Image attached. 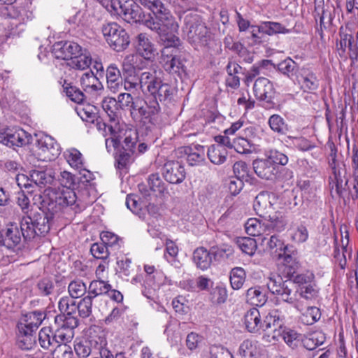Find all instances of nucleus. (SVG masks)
<instances>
[{"label": "nucleus", "mask_w": 358, "mask_h": 358, "mask_svg": "<svg viewBox=\"0 0 358 358\" xmlns=\"http://www.w3.org/2000/svg\"><path fill=\"white\" fill-rule=\"evenodd\" d=\"M139 4L150 10L152 15L146 16L145 26L157 32L164 42L166 48L178 47L180 40L176 34L179 25L169 6L162 0H137Z\"/></svg>", "instance_id": "f257e3e1"}, {"label": "nucleus", "mask_w": 358, "mask_h": 358, "mask_svg": "<svg viewBox=\"0 0 358 358\" xmlns=\"http://www.w3.org/2000/svg\"><path fill=\"white\" fill-rule=\"evenodd\" d=\"M41 208L50 215L59 213L64 208L75 204L76 194L73 189L68 188H48L43 194L38 195Z\"/></svg>", "instance_id": "f03ea898"}, {"label": "nucleus", "mask_w": 358, "mask_h": 358, "mask_svg": "<svg viewBox=\"0 0 358 358\" xmlns=\"http://www.w3.org/2000/svg\"><path fill=\"white\" fill-rule=\"evenodd\" d=\"M138 142V133L130 130L125 133L121 147L117 150L115 157L116 167L126 169L137 157L136 145Z\"/></svg>", "instance_id": "7ed1b4c3"}, {"label": "nucleus", "mask_w": 358, "mask_h": 358, "mask_svg": "<svg viewBox=\"0 0 358 358\" xmlns=\"http://www.w3.org/2000/svg\"><path fill=\"white\" fill-rule=\"evenodd\" d=\"M101 31L108 45L116 52L124 50L130 43L127 32L115 22L103 24Z\"/></svg>", "instance_id": "20e7f679"}, {"label": "nucleus", "mask_w": 358, "mask_h": 358, "mask_svg": "<svg viewBox=\"0 0 358 358\" xmlns=\"http://www.w3.org/2000/svg\"><path fill=\"white\" fill-rule=\"evenodd\" d=\"M188 40L193 43L206 45L209 32L205 23L198 15H188L185 18Z\"/></svg>", "instance_id": "39448f33"}, {"label": "nucleus", "mask_w": 358, "mask_h": 358, "mask_svg": "<svg viewBox=\"0 0 358 358\" xmlns=\"http://www.w3.org/2000/svg\"><path fill=\"white\" fill-rule=\"evenodd\" d=\"M117 10H114L129 23L141 22L145 25L147 20L141 6L133 0H113Z\"/></svg>", "instance_id": "423d86ee"}, {"label": "nucleus", "mask_w": 358, "mask_h": 358, "mask_svg": "<svg viewBox=\"0 0 358 358\" xmlns=\"http://www.w3.org/2000/svg\"><path fill=\"white\" fill-rule=\"evenodd\" d=\"M253 92L256 99L262 101L261 106L265 109L275 108L273 98L275 92L272 83L268 79L264 77L258 78L255 81Z\"/></svg>", "instance_id": "0eeeda50"}, {"label": "nucleus", "mask_w": 358, "mask_h": 358, "mask_svg": "<svg viewBox=\"0 0 358 358\" xmlns=\"http://www.w3.org/2000/svg\"><path fill=\"white\" fill-rule=\"evenodd\" d=\"M79 325L78 317H66L57 315L55 317L52 328L56 332L57 337L62 338L65 343H70L74 336V329Z\"/></svg>", "instance_id": "6e6552de"}, {"label": "nucleus", "mask_w": 358, "mask_h": 358, "mask_svg": "<svg viewBox=\"0 0 358 358\" xmlns=\"http://www.w3.org/2000/svg\"><path fill=\"white\" fill-rule=\"evenodd\" d=\"M129 110L135 121L141 122L144 119H152L160 113L161 108L156 101H144L137 99Z\"/></svg>", "instance_id": "1a4fd4ad"}, {"label": "nucleus", "mask_w": 358, "mask_h": 358, "mask_svg": "<svg viewBox=\"0 0 358 358\" xmlns=\"http://www.w3.org/2000/svg\"><path fill=\"white\" fill-rule=\"evenodd\" d=\"M36 148V154L43 161H52L60 155L59 145L49 135L42 136L37 139Z\"/></svg>", "instance_id": "9d476101"}, {"label": "nucleus", "mask_w": 358, "mask_h": 358, "mask_svg": "<svg viewBox=\"0 0 358 358\" xmlns=\"http://www.w3.org/2000/svg\"><path fill=\"white\" fill-rule=\"evenodd\" d=\"M32 136L22 129L15 131L7 129L3 132H0V143L9 147H21L31 143Z\"/></svg>", "instance_id": "9b49d317"}, {"label": "nucleus", "mask_w": 358, "mask_h": 358, "mask_svg": "<svg viewBox=\"0 0 358 358\" xmlns=\"http://www.w3.org/2000/svg\"><path fill=\"white\" fill-rule=\"evenodd\" d=\"M275 195L273 193L262 191L255 197L253 208L256 213L261 217L264 218L275 211Z\"/></svg>", "instance_id": "f8f14e48"}, {"label": "nucleus", "mask_w": 358, "mask_h": 358, "mask_svg": "<svg viewBox=\"0 0 358 358\" xmlns=\"http://www.w3.org/2000/svg\"><path fill=\"white\" fill-rule=\"evenodd\" d=\"M147 93L152 98L150 101H156L158 103L159 101L167 103L173 99V89L171 85L163 82L159 78L150 87Z\"/></svg>", "instance_id": "ddd939ff"}, {"label": "nucleus", "mask_w": 358, "mask_h": 358, "mask_svg": "<svg viewBox=\"0 0 358 358\" xmlns=\"http://www.w3.org/2000/svg\"><path fill=\"white\" fill-rule=\"evenodd\" d=\"M82 47L73 41H59L52 48V53L57 59L71 61L77 54L80 53Z\"/></svg>", "instance_id": "4468645a"}, {"label": "nucleus", "mask_w": 358, "mask_h": 358, "mask_svg": "<svg viewBox=\"0 0 358 358\" xmlns=\"http://www.w3.org/2000/svg\"><path fill=\"white\" fill-rule=\"evenodd\" d=\"M138 187L142 196L148 200L150 199L152 192L162 194L166 191V185L158 173L150 175L147 179V183H140Z\"/></svg>", "instance_id": "2eb2a0df"}, {"label": "nucleus", "mask_w": 358, "mask_h": 358, "mask_svg": "<svg viewBox=\"0 0 358 358\" xmlns=\"http://www.w3.org/2000/svg\"><path fill=\"white\" fill-rule=\"evenodd\" d=\"M184 166L178 161H169L163 166V176L171 184L181 183L185 178Z\"/></svg>", "instance_id": "dca6fc26"}, {"label": "nucleus", "mask_w": 358, "mask_h": 358, "mask_svg": "<svg viewBox=\"0 0 358 358\" xmlns=\"http://www.w3.org/2000/svg\"><path fill=\"white\" fill-rule=\"evenodd\" d=\"M252 164L255 173L262 179L273 180L278 172L277 166L268 158L256 159Z\"/></svg>", "instance_id": "f3484780"}, {"label": "nucleus", "mask_w": 358, "mask_h": 358, "mask_svg": "<svg viewBox=\"0 0 358 358\" xmlns=\"http://www.w3.org/2000/svg\"><path fill=\"white\" fill-rule=\"evenodd\" d=\"M30 182L33 185L39 187H44L47 185H51L55 179L53 172L51 169H44L43 168L34 169L29 171Z\"/></svg>", "instance_id": "a211bd4d"}, {"label": "nucleus", "mask_w": 358, "mask_h": 358, "mask_svg": "<svg viewBox=\"0 0 358 358\" xmlns=\"http://www.w3.org/2000/svg\"><path fill=\"white\" fill-rule=\"evenodd\" d=\"M1 231L3 238V245L7 248H13L20 243L22 234L16 224L10 223Z\"/></svg>", "instance_id": "6ab92c4d"}, {"label": "nucleus", "mask_w": 358, "mask_h": 358, "mask_svg": "<svg viewBox=\"0 0 358 358\" xmlns=\"http://www.w3.org/2000/svg\"><path fill=\"white\" fill-rule=\"evenodd\" d=\"M80 85L86 93L95 94L103 89L102 83L92 70L83 73Z\"/></svg>", "instance_id": "aec40b11"}, {"label": "nucleus", "mask_w": 358, "mask_h": 358, "mask_svg": "<svg viewBox=\"0 0 358 358\" xmlns=\"http://www.w3.org/2000/svg\"><path fill=\"white\" fill-rule=\"evenodd\" d=\"M299 78L301 88L307 92H312L318 89L319 80L316 75L309 69H301Z\"/></svg>", "instance_id": "412c9836"}, {"label": "nucleus", "mask_w": 358, "mask_h": 358, "mask_svg": "<svg viewBox=\"0 0 358 358\" xmlns=\"http://www.w3.org/2000/svg\"><path fill=\"white\" fill-rule=\"evenodd\" d=\"M37 233V236H43L49 232L50 229V220L52 215L48 213H45L43 210L42 213H34L29 215Z\"/></svg>", "instance_id": "4be33fe9"}, {"label": "nucleus", "mask_w": 358, "mask_h": 358, "mask_svg": "<svg viewBox=\"0 0 358 358\" xmlns=\"http://www.w3.org/2000/svg\"><path fill=\"white\" fill-rule=\"evenodd\" d=\"M136 51L142 57L150 60L155 55L153 44L145 34H139L137 36Z\"/></svg>", "instance_id": "5701e85b"}, {"label": "nucleus", "mask_w": 358, "mask_h": 358, "mask_svg": "<svg viewBox=\"0 0 358 358\" xmlns=\"http://www.w3.org/2000/svg\"><path fill=\"white\" fill-rule=\"evenodd\" d=\"M187 59L182 55L173 56L170 59L168 57L166 61H164L163 64L166 71L169 73H177L180 76L181 74H187Z\"/></svg>", "instance_id": "b1692460"}, {"label": "nucleus", "mask_w": 358, "mask_h": 358, "mask_svg": "<svg viewBox=\"0 0 358 358\" xmlns=\"http://www.w3.org/2000/svg\"><path fill=\"white\" fill-rule=\"evenodd\" d=\"M108 87L113 92H117L122 87L121 72L115 64H110L106 69Z\"/></svg>", "instance_id": "393cba45"}, {"label": "nucleus", "mask_w": 358, "mask_h": 358, "mask_svg": "<svg viewBox=\"0 0 358 358\" xmlns=\"http://www.w3.org/2000/svg\"><path fill=\"white\" fill-rule=\"evenodd\" d=\"M184 152L187 155V162L190 166H196L205 160L206 150L203 145L196 144L184 147Z\"/></svg>", "instance_id": "a878e982"}, {"label": "nucleus", "mask_w": 358, "mask_h": 358, "mask_svg": "<svg viewBox=\"0 0 358 358\" xmlns=\"http://www.w3.org/2000/svg\"><path fill=\"white\" fill-rule=\"evenodd\" d=\"M193 261L197 268L201 270L207 269L213 261L211 249L208 250L204 247L197 248L193 252Z\"/></svg>", "instance_id": "bb28decb"}, {"label": "nucleus", "mask_w": 358, "mask_h": 358, "mask_svg": "<svg viewBox=\"0 0 358 358\" xmlns=\"http://www.w3.org/2000/svg\"><path fill=\"white\" fill-rule=\"evenodd\" d=\"M297 292L294 282L292 280H286L282 282L280 290L274 294L278 295L283 301L292 304L296 301Z\"/></svg>", "instance_id": "cd10ccee"}, {"label": "nucleus", "mask_w": 358, "mask_h": 358, "mask_svg": "<svg viewBox=\"0 0 358 358\" xmlns=\"http://www.w3.org/2000/svg\"><path fill=\"white\" fill-rule=\"evenodd\" d=\"M86 341L93 351H99L107 344L104 332L98 327L90 329V335Z\"/></svg>", "instance_id": "c85d7f7f"}, {"label": "nucleus", "mask_w": 358, "mask_h": 358, "mask_svg": "<svg viewBox=\"0 0 358 358\" xmlns=\"http://www.w3.org/2000/svg\"><path fill=\"white\" fill-rule=\"evenodd\" d=\"M45 316L46 315L44 311L34 310L22 315L18 322H22L27 327H30V328L34 329V330H37L45 320Z\"/></svg>", "instance_id": "c756f323"}, {"label": "nucleus", "mask_w": 358, "mask_h": 358, "mask_svg": "<svg viewBox=\"0 0 358 358\" xmlns=\"http://www.w3.org/2000/svg\"><path fill=\"white\" fill-rule=\"evenodd\" d=\"M252 27L257 28L259 33L273 36L277 34H287L289 30L286 29L282 24L279 22L265 21L262 22L259 25Z\"/></svg>", "instance_id": "7c9ffc66"}, {"label": "nucleus", "mask_w": 358, "mask_h": 358, "mask_svg": "<svg viewBox=\"0 0 358 358\" xmlns=\"http://www.w3.org/2000/svg\"><path fill=\"white\" fill-rule=\"evenodd\" d=\"M254 128L252 127H248L245 129V137H238L232 141L231 148H234L238 153L246 154L251 152V148L252 143L248 138V134H252Z\"/></svg>", "instance_id": "2f4dec72"}, {"label": "nucleus", "mask_w": 358, "mask_h": 358, "mask_svg": "<svg viewBox=\"0 0 358 358\" xmlns=\"http://www.w3.org/2000/svg\"><path fill=\"white\" fill-rule=\"evenodd\" d=\"M226 71L227 77L226 78V85L231 89H237L240 85V78L238 74L241 73L242 67L236 62H229Z\"/></svg>", "instance_id": "473e14b6"}, {"label": "nucleus", "mask_w": 358, "mask_h": 358, "mask_svg": "<svg viewBox=\"0 0 358 358\" xmlns=\"http://www.w3.org/2000/svg\"><path fill=\"white\" fill-rule=\"evenodd\" d=\"M264 219L268 222L267 227L277 232L283 231L287 225L286 217L279 211L275 210Z\"/></svg>", "instance_id": "72a5a7b5"}, {"label": "nucleus", "mask_w": 358, "mask_h": 358, "mask_svg": "<svg viewBox=\"0 0 358 358\" xmlns=\"http://www.w3.org/2000/svg\"><path fill=\"white\" fill-rule=\"evenodd\" d=\"M245 324L250 332H255L262 329L260 313L256 308H250L244 316Z\"/></svg>", "instance_id": "f704fd0d"}, {"label": "nucleus", "mask_w": 358, "mask_h": 358, "mask_svg": "<svg viewBox=\"0 0 358 358\" xmlns=\"http://www.w3.org/2000/svg\"><path fill=\"white\" fill-rule=\"evenodd\" d=\"M92 63V57L90 52L82 48L80 53L76 54L71 61L68 62V65L75 69L85 70L87 69Z\"/></svg>", "instance_id": "c9c22d12"}, {"label": "nucleus", "mask_w": 358, "mask_h": 358, "mask_svg": "<svg viewBox=\"0 0 358 358\" xmlns=\"http://www.w3.org/2000/svg\"><path fill=\"white\" fill-rule=\"evenodd\" d=\"M59 83L62 86L64 92L72 101L77 103H83L85 94L80 89L68 83L65 79L61 78Z\"/></svg>", "instance_id": "e433bc0d"}, {"label": "nucleus", "mask_w": 358, "mask_h": 358, "mask_svg": "<svg viewBox=\"0 0 358 358\" xmlns=\"http://www.w3.org/2000/svg\"><path fill=\"white\" fill-rule=\"evenodd\" d=\"M58 308L60 311L59 315H64L66 317H77V303L75 299L65 296H62L58 302Z\"/></svg>", "instance_id": "4c0bfd02"}, {"label": "nucleus", "mask_w": 358, "mask_h": 358, "mask_svg": "<svg viewBox=\"0 0 358 358\" xmlns=\"http://www.w3.org/2000/svg\"><path fill=\"white\" fill-rule=\"evenodd\" d=\"M207 156L210 162L220 165L226 161L227 151L222 145H212L208 149Z\"/></svg>", "instance_id": "58836bf2"}, {"label": "nucleus", "mask_w": 358, "mask_h": 358, "mask_svg": "<svg viewBox=\"0 0 358 358\" xmlns=\"http://www.w3.org/2000/svg\"><path fill=\"white\" fill-rule=\"evenodd\" d=\"M326 341L325 334L321 331H316L305 336L302 340L303 345L308 350H313L322 345Z\"/></svg>", "instance_id": "ea45409f"}, {"label": "nucleus", "mask_w": 358, "mask_h": 358, "mask_svg": "<svg viewBox=\"0 0 358 358\" xmlns=\"http://www.w3.org/2000/svg\"><path fill=\"white\" fill-rule=\"evenodd\" d=\"M266 300L265 293L259 287H251L246 292V301L252 306H262Z\"/></svg>", "instance_id": "a19ab883"}, {"label": "nucleus", "mask_w": 358, "mask_h": 358, "mask_svg": "<svg viewBox=\"0 0 358 358\" xmlns=\"http://www.w3.org/2000/svg\"><path fill=\"white\" fill-rule=\"evenodd\" d=\"M21 234L24 240L30 241L37 236L35 225L29 215H24L20 221Z\"/></svg>", "instance_id": "79ce46f5"}, {"label": "nucleus", "mask_w": 358, "mask_h": 358, "mask_svg": "<svg viewBox=\"0 0 358 358\" xmlns=\"http://www.w3.org/2000/svg\"><path fill=\"white\" fill-rule=\"evenodd\" d=\"M111 288L110 284L101 280H92L88 287V294L92 299H94L97 296L107 294Z\"/></svg>", "instance_id": "37998d69"}, {"label": "nucleus", "mask_w": 358, "mask_h": 358, "mask_svg": "<svg viewBox=\"0 0 358 358\" xmlns=\"http://www.w3.org/2000/svg\"><path fill=\"white\" fill-rule=\"evenodd\" d=\"M283 324L282 318L280 317L278 310H273L265 317L264 322H262V329L264 331L273 328H280Z\"/></svg>", "instance_id": "c03bdc74"}, {"label": "nucleus", "mask_w": 358, "mask_h": 358, "mask_svg": "<svg viewBox=\"0 0 358 358\" xmlns=\"http://www.w3.org/2000/svg\"><path fill=\"white\" fill-rule=\"evenodd\" d=\"M341 39L339 42L336 43V49L339 55V57L345 61L348 59V56L346 55V48H350L351 46V43H354V37L352 34H346V33H340Z\"/></svg>", "instance_id": "a18cd8bd"}, {"label": "nucleus", "mask_w": 358, "mask_h": 358, "mask_svg": "<svg viewBox=\"0 0 358 358\" xmlns=\"http://www.w3.org/2000/svg\"><path fill=\"white\" fill-rule=\"evenodd\" d=\"M257 353V342L255 341L245 340L238 348V355L241 358H253Z\"/></svg>", "instance_id": "49530a36"}, {"label": "nucleus", "mask_w": 358, "mask_h": 358, "mask_svg": "<svg viewBox=\"0 0 358 358\" xmlns=\"http://www.w3.org/2000/svg\"><path fill=\"white\" fill-rule=\"evenodd\" d=\"M117 102L114 98L105 99L102 101V108L109 117L110 123L119 122Z\"/></svg>", "instance_id": "de8ad7c7"}, {"label": "nucleus", "mask_w": 358, "mask_h": 358, "mask_svg": "<svg viewBox=\"0 0 358 358\" xmlns=\"http://www.w3.org/2000/svg\"><path fill=\"white\" fill-rule=\"evenodd\" d=\"M64 155L71 167L78 170L84 166L82 154L77 149H69L64 152Z\"/></svg>", "instance_id": "09e8293b"}, {"label": "nucleus", "mask_w": 358, "mask_h": 358, "mask_svg": "<svg viewBox=\"0 0 358 358\" xmlns=\"http://www.w3.org/2000/svg\"><path fill=\"white\" fill-rule=\"evenodd\" d=\"M321 317L320 310L315 306H309L304 313L301 314V321L306 325H312L317 322Z\"/></svg>", "instance_id": "8fccbe9b"}, {"label": "nucleus", "mask_w": 358, "mask_h": 358, "mask_svg": "<svg viewBox=\"0 0 358 358\" xmlns=\"http://www.w3.org/2000/svg\"><path fill=\"white\" fill-rule=\"evenodd\" d=\"M333 177H330L332 182L335 185V190L338 196H342L343 192L348 184V180L345 178V173L343 175L341 171L336 168H333Z\"/></svg>", "instance_id": "3c124183"}, {"label": "nucleus", "mask_w": 358, "mask_h": 358, "mask_svg": "<svg viewBox=\"0 0 358 358\" xmlns=\"http://www.w3.org/2000/svg\"><path fill=\"white\" fill-rule=\"evenodd\" d=\"M245 272L243 268L235 267L230 273V282L234 289L242 287L245 280Z\"/></svg>", "instance_id": "603ef678"}, {"label": "nucleus", "mask_w": 358, "mask_h": 358, "mask_svg": "<svg viewBox=\"0 0 358 358\" xmlns=\"http://www.w3.org/2000/svg\"><path fill=\"white\" fill-rule=\"evenodd\" d=\"M92 301L90 296H85L77 303L78 315L85 319L89 317L92 313Z\"/></svg>", "instance_id": "864d4df0"}, {"label": "nucleus", "mask_w": 358, "mask_h": 358, "mask_svg": "<svg viewBox=\"0 0 358 358\" xmlns=\"http://www.w3.org/2000/svg\"><path fill=\"white\" fill-rule=\"evenodd\" d=\"M139 83H141L142 92L147 93L150 87L157 81L159 78L156 76L154 71H145L138 76Z\"/></svg>", "instance_id": "5fc2aeb1"}, {"label": "nucleus", "mask_w": 358, "mask_h": 358, "mask_svg": "<svg viewBox=\"0 0 358 358\" xmlns=\"http://www.w3.org/2000/svg\"><path fill=\"white\" fill-rule=\"evenodd\" d=\"M237 245L243 252L252 256L257 250V243L255 239L250 237H242L238 239Z\"/></svg>", "instance_id": "6e6d98bb"}, {"label": "nucleus", "mask_w": 358, "mask_h": 358, "mask_svg": "<svg viewBox=\"0 0 358 358\" xmlns=\"http://www.w3.org/2000/svg\"><path fill=\"white\" fill-rule=\"evenodd\" d=\"M294 273L295 271H287V275L293 278L292 280L294 282V285L299 284L300 287L314 282L315 275L312 272L307 271L305 273L296 274V275H294Z\"/></svg>", "instance_id": "4d7b16f0"}, {"label": "nucleus", "mask_w": 358, "mask_h": 358, "mask_svg": "<svg viewBox=\"0 0 358 358\" xmlns=\"http://www.w3.org/2000/svg\"><path fill=\"white\" fill-rule=\"evenodd\" d=\"M69 296L73 299L83 296L87 292L86 285L80 280L71 281L68 286Z\"/></svg>", "instance_id": "13d9d810"}, {"label": "nucleus", "mask_w": 358, "mask_h": 358, "mask_svg": "<svg viewBox=\"0 0 358 358\" xmlns=\"http://www.w3.org/2000/svg\"><path fill=\"white\" fill-rule=\"evenodd\" d=\"M264 241H266V245L267 249L269 250L274 257H275L279 252H282V248L285 243L278 235H272L268 239L264 238Z\"/></svg>", "instance_id": "bf43d9fd"}, {"label": "nucleus", "mask_w": 358, "mask_h": 358, "mask_svg": "<svg viewBox=\"0 0 358 358\" xmlns=\"http://www.w3.org/2000/svg\"><path fill=\"white\" fill-rule=\"evenodd\" d=\"M270 128L275 132L285 134L288 130L284 119L279 115H272L268 122Z\"/></svg>", "instance_id": "052dcab7"}, {"label": "nucleus", "mask_w": 358, "mask_h": 358, "mask_svg": "<svg viewBox=\"0 0 358 358\" xmlns=\"http://www.w3.org/2000/svg\"><path fill=\"white\" fill-rule=\"evenodd\" d=\"M109 133V138L122 145L124 139V134L128 130H124L120 128L119 122L110 123V128L108 129ZM131 129H129L130 131Z\"/></svg>", "instance_id": "680f3d73"}, {"label": "nucleus", "mask_w": 358, "mask_h": 358, "mask_svg": "<svg viewBox=\"0 0 358 358\" xmlns=\"http://www.w3.org/2000/svg\"><path fill=\"white\" fill-rule=\"evenodd\" d=\"M297 64L290 58L282 61L278 64V70L289 78L292 77L297 69Z\"/></svg>", "instance_id": "e2e57ef3"}, {"label": "nucleus", "mask_w": 358, "mask_h": 358, "mask_svg": "<svg viewBox=\"0 0 358 358\" xmlns=\"http://www.w3.org/2000/svg\"><path fill=\"white\" fill-rule=\"evenodd\" d=\"M234 173L236 179L248 181L250 179V170L248 165L243 161L236 162L233 166Z\"/></svg>", "instance_id": "0e129e2a"}, {"label": "nucleus", "mask_w": 358, "mask_h": 358, "mask_svg": "<svg viewBox=\"0 0 358 358\" xmlns=\"http://www.w3.org/2000/svg\"><path fill=\"white\" fill-rule=\"evenodd\" d=\"M288 138L290 141V143L301 151L306 152L315 148L314 144L304 137L288 136Z\"/></svg>", "instance_id": "69168bd1"}, {"label": "nucleus", "mask_w": 358, "mask_h": 358, "mask_svg": "<svg viewBox=\"0 0 358 358\" xmlns=\"http://www.w3.org/2000/svg\"><path fill=\"white\" fill-rule=\"evenodd\" d=\"M212 256L215 260H222L232 256L234 250L231 246L217 247L213 246L211 248Z\"/></svg>", "instance_id": "338daca9"}, {"label": "nucleus", "mask_w": 358, "mask_h": 358, "mask_svg": "<svg viewBox=\"0 0 358 358\" xmlns=\"http://www.w3.org/2000/svg\"><path fill=\"white\" fill-rule=\"evenodd\" d=\"M52 358H73V353L67 343L59 344L52 352Z\"/></svg>", "instance_id": "774afa93"}]
</instances>
